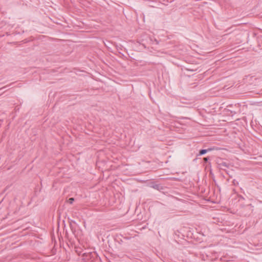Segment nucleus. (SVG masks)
Returning <instances> with one entry per match:
<instances>
[{
	"instance_id": "nucleus-5",
	"label": "nucleus",
	"mask_w": 262,
	"mask_h": 262,
	"mask_svg": "<svg viewBox=\"0 0 262 262\" xmlns=\"http://www.w3.org/2000/svg\"><path fill=\"white\" fill-rule=\"evenodd\" d=\"M210 159L209 157H205L203 159V160L205 162H207Z\"/></svg>"
},
{
	"instance_id": "nucleus-6",
	"label": "nucleus",
	"mask_w": 262,
	"mask_h": 262,
	"mask_svg": "<svg viewBox=\"0 0 262 262\" xmlns=\"http://www.w3.org/2000/svg\"><path fill=\"white\" fill-rule=\"evenodd\" d=\"M154 41L156 42V43L157 45H158L159 43V42L156 39H155Z\"/></svg>"
},
{
	"instance_id": "nucleus-7",
	"label": "nucleus",
	"mask_w": 262,
	"mask_h": 262,
	"mask_svg": "<svg viewBox=\"0 0 262 262\" xmlns=\"http://www.w3.org/2000/svg\"><path fill=\"white\" fill-rule=\"evenodd\" d=\"M239 197H240V198H241V199H243V200H244V199H244V198L243 196H242V195H241Z\"/></svg>"
},
{
	"instance_id": "nucleus-1",
	"label": "nucleus",
	"mask_w": 262,
	"mask_h": 262,
	"mask_svg": "<svg viewBox=\"0 0 262 262\" xmlns=\"http://www.w3.org/2000/svg\"><path fill=\"white\" fill-rule=\"evenodd\" d=\"M218 167L223 170H225V168H227L229 167V164L226 162L222 161L221 159L220 161L217 162Z\"/></svg>"
},
{
	"instance_id": "nucleus-2",
	"label": "nucleus",
	"mask_w": 262,
	"mask_h": 262,
	"mask_svg": "<svg viewBox=\"0 0 262 262\" xmlns=\"http://www.w3.org/2000/svg\"><path fill=\"white\" fill-rule=\"evenodd\" d=\"M218 149L217 147H210V148H208L207 149H201L199 151V155H203L205 154H206L207 152H209V151H211L212 150H217Z\"/></svg>"
},
{
	"instance_id": "nucleus-8",
	"label": "nucleus",
	"mask_w": 262,
	"mask_h": 262,
	"mask_svg": "<svg viewBox=\"0 0 262 262\" xmlns=\"http://www.w3.org/2000/svg\"><path fill=\"white\" fill-rule=\"evenodd\" d=\"M235 181V180H233V183H234Z\"/></svg>"
},
{
	"instance_id": "nucleus-3",
	"label": "nucleus",
	"mask_w": 262,
	"mask_h": 262,
	"mask_svg": "<svg viewBox=\"0 0 262 262\" xmlns=\"http://www.w3.org/2000/svg\"><path fill=\"white\" fill-rule=\"evenodd\" d=\"M152 187L157 190H160L162 188V186L159 184H155L152 186Z\"/></svg>"
},
{
	"instance_id": "nucleus-4",
	"label": "nucleus",
	"mask_w": 262,
	"mask_h": 262,
	"mask_svg": "<svg viewBox=\"0 0 262 262\" xmlns=\"http://www.w3.org/2000/svg\"><path fill=\"white\" fill-rule=\"evenodd\" d=\"M74 199L73 198H71L69 199V202L70 203V204H72L73 202H74Z\"/></svg>"
}]
</instances>
